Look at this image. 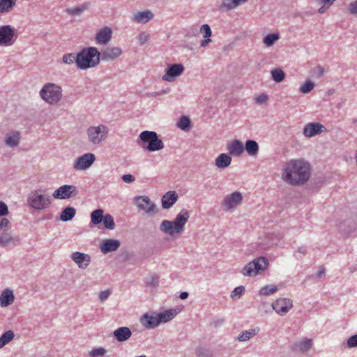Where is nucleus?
I'll use <instances>...</instances> for the list:
<instances>
[{
	"label": "nucleus",
	"mask_w": 357,
	"mask_h": 357,
	"mask_svg": "<svg viewBox=\"0 0 357 357\" xmlns=\"http://www.w3.org/2000/svg\"><path fill=\"white\" fill-rule=\"evenodd\" d=\"M110 294L109 290L102 291L99 294V298L101 301L105 300Z\"/></svg>",
	"instance_id": "nucleus-58"
},
{
	"label": "nucleus",
	"mask_w": 357,
	"mask_h": 357,
	"mask_svg": "<svg viewBox=\"0 0 357 357\" xmlns=\"http://www.w3.org/2000/svg\"><path fill=\"white\" fill-rule=\"evenodd\" d=\"M78 190L73 185H63L57 188L53 193V197L58 199H66L75 197L78 195Z\"/></svg>",
	"instance_id": "nucleus-10"
},
{
	"label": "nucleus",
	"mask_w": 357,
	"mask_h": 357,
	"mask_svg": "<svg viewBox=\"0 0 357 357\" xmlns=\"http://www.w3.org/2000/svg\"><path fill=\"white\" fill-rule=\"evenodd\" d=\"M245 149L248 155L255 156L259 152V145L256 141L248 139L245 142Z\"/></svg>",
	"instance_id": "nucleus-32"
},
{
	"label": "nucleus",
	"mask_w": 357,
	"mask_h": 357,
	"mask_svg": "<svg viewBox=\"0 0 357 357\" xmlns=\"http://www.w3.org/2000/svg\"><path fill=\"white\" fill-rule=\"evenodd\" d=\"M200 32L203 34L204 38H210L212 35L211 27L207 24L202 25Z\"/></svg>",
	"instance_id": "nucleus-49"
},
{
	"label": "nucleus",
	"mask_w": 357,
	"mask_h": 357,
	"mask_svg": "<svg viewBox=\"0 0 357 357\" xmlns=\"http://www.w3.org/2000/svg\"><path fill=\"white\" fill-rule=\"evenodd\" d=\"M108 131L107 127L102 124L91 126L87 129L89 140L94 144H100L107 137Z\"/></svg>",
	"instance_id": "nucleus-9"
},
{
	"label": "nucleus",
	"mask_w": 357,
	"mask_h": 357,
	"mask_svg": "<svg viewBox=\"0 0 357 357\" xmlns=\"http://www.w3.org/2000/svg\"><path fill=\"white\" fill-rule=\"evenodd\" d=\"M121 178L126 183H132L135 180V176L133 175L130 174H123L121 176Z\"/></svg>",
	"instance_id": "nucleus-56"
},
{
	"label": "nucleus",
	"mask_w": 357,
	"mask_h": 357,
	"mask_svg": "<svg viewBox=\"0 0 357 357\" xmlns=\"http://www.w3.org/2000/svg\"><path fill=\"white\" fill-rule=\"evenodd\" d=\"M15 300V296L13 291L10 289H4L0 295V305L7 307L11 305Z\"/></svg>",
	"instance_id": "nucleus-25"
},
{
	"label": "nucleus",
	"mask_w": 357,
	"mask_h": 357,
	"mask_svg": "<svg viewBox=\"0 0 357 357\" xmlns=\"http://www.w3.org/2000/svg\"><path fill=\"white\" fill-rule=\"evenodd\" d=\"M248 0H224L223 5L228 9H231L241 3L247 2Z\"/></svg>",
	"instance_id": "nucleus-44"
},
{
	"label": "nucleus",
	"mask_w": 357,
	"mask_h": 357,
	"mask_svg": "<svg viewBox=\"0 0 357 357\" xmlns=\"http://www.w3.org/2000/svg\"><path fill=\"white\" fill-rule=\"evenodd\" d=\"M348 10L349 13L352 15H357V0L349 3Z\"/></svg>",
	"instance_id": "nucleus-55"
},
{
	"label": "nucleus",
	"mask_w": 357,
	"mask_h": 357,
	"mask_svg": "<svg viewBox=\"0 0 357 357\" xmlns=\"http://www.w3.org/2000/svg\"><path fill=\"white\" fill-rule=\"evenodd\" d=\"M211 42V39H210V38H205L204 40H202L201 41V43H200V45L201 47H206L209 43Z\"/></svg>",
	"instance_id": "nucleus-59"
},
{
	"label": "nucleus",
	"mask_w": 357,
	"mask_h": 357,
	"mask_svg": "<svg viewBox=\"0 0 357 357\" xmlns=\"http://www.w3.org/2000/svg\"><path fill=\"white\" fill-rule=\"evenodd\" d=\"M11 227V223L6 218H0V230L9 229Z\"/></svg>",
	"instance_id": "nucleus-51"
},
{
	"label": "nucleus",
	"mask_w": 357,
	"mask_h": 357,
	"mask_svg": "<svg viewBox=\"0 0 357 357\" xmlns=\"http://www.w3.org/2000/svg\"><path fill=\"white\" fill-rule=\"evenodd\" d=\"M298 251L303 255L306 253V249L304 247H301L298 248Z\"/></svg>",
	"instance_id": "nucleus-64"
},
{
	"label": "nucleus",
	"mask_w": 357,
	"mask_h": 357,
	"mask_svg": "<svg viewBox=\"0 0 357 357\" xmlns=\"http://www.w3.org/2000/svg\"><path fill=\"white\" fill-rule=\"evenodd\" d=\"M112 34V29L105 26L96 33V41L98 44L106 45L111 40Z\"/></svg>",
	"instance_id": "nucleus-22"
},
{
	"label": "nucleus",
	"mask_w": 357,
	"mask_h": 357,
	"mask_svg": "<svg viewBox=\"0 0 357 357\" xmlns=\"http://www.w3.org/2000/svg\"><path fill=\"white\" fill-rule=\"evenodd\" d=\"M176 314H156L153 316L152 314H144L142 318V323L147 328H154L160 323H166L172 320Z\"/></svg>",
	"instance_id": "nucleus-8"
},
{
	"label": "nucleus",
	"mask_w": 357,
	"mask_h": 357,
	"mask_svg": "<svg viewBox=\"0 0 357 357\" xmlns=\"http://www.w3.org/2000/svg\"><path fill=\"white\" fill-rule=\"evenodd\" d=\"M268 99V95L262 93L256 98V102L259 104H263L266 102Z\"/></svg>",
	"instance_id": "nucleus-57"
},
{
	"label": "nucleus",
	"mask_w": 357,
	"mask_h": 357,
	"mask_svg": "<svg viewBox=\"0 0 357 357\" xmlns=\"http://www.w3.org/2000/svg\"><path fill=\"white\" fill-rule=\"evenodd\" d=\"M14 333L12 331H8L5 332L0 337V349L10 342L14 338Z\"/></svg>",
	"instance_id": "nucleus-36"
},
{
	"label": "nucleus",
	"mask_w": 357,
	"mask_h": 357,
	"mask_svg": "<svg viewBox=\"0 0 357 357\" xmlns=\"http://www.w3.org/2000/svg\"><path fill=\"white\" fill-rule=\"evenodd\" d=\"M259 328L250 329L249 331H245L242 332L238 337V340L240 341H246L250 340L252 337L255 336L259 332Z\"/></svg>",
	"instance_id": "nucleus-33"
},
{
	"label": "nucleus",
	"mask_w": 357,
	"mask_h": 357,
	"mask_svg": "<svg viewBox=\"0 0 357 357\" xmlns=\"http://www.w3.org/2000/svg\"><path fill=\"white\" fill-rule=\"evenodd\" d=\"M105 218L104 211L98 208L92 211L91 213V225H98L102 222Z\"/></svg>",
	"instance_id": "nucleus-31"
},
{
	"label": "nucleus",
	"mask_w": 357,
	"mask_h": 357,
	"mask_svg": "<svg viewBox=\"0 0 357 357\" xmlns=\"http://www.w3.org/2000/svg\"><path fill=\"white\" fill-rule=\"evenodd\" d=\"M325 127L320 123L312 122L307 123L303 128V135L306 137H312L324 132Z\"/></svg>",
	"instance_id": "nucleus-15"
},
{
	"label": "nucleus",
	"mask_w": 357,
	"mask_h": 357,
	"mask_svg": "<svg viewBox=\"0 0 357 357\" xmlns=\"http://www.w3.org/2000/svg\"><path fill=\"white\" fill-rule=\"evenodd\" d=\"M245 288L244 286L241 285L236 287L231 293V297L234 300L239 299L244 294Z\"/></svg>",
	"instance_id": "nucleus-43"
},
{
	"label": "nucleus",
	"mask_w": 357,
	"mask_h": 357,
	"mask_svg": "<svg viewBox=\"0 0 357 357\" xmlns=\"http://www.w3.org/2000/svg\"><path fill=\"white\" fill-rule=\"evenodd\" d=\"M227 149L229 154L235 156H239L243 152L244 146L240 140L234 139L227 144Z\"/></svg>",
	"instance_id": "nucleus-24"
},
{
	"label": "nucleus",
	"mask_w": 357,
	"mask_h": 357,
	"mask_svg": "<svg viewBox=\"0 0 357 357\" xmlns=\"http://www.w3.org/2000/svg\"><path fill=\"white\" fill-rule=\"evenodd\" d=\"M184 66L181 63L170 64L166 69L165 74L162 79L167 82H172L184 72Z\"/></svg>",
	"instance_id": "nucleus-12"
},
{
	"label": "nucleus",
	"mask_w": 357,
	"mask_h": 357,
	"mask_svg": "<svg viewBox=\"0 0 357 357\" xmlns=\"http://www.w3.org/2000/svg\"><path fill=\"white\" fill-rule=\"evenodd\" d=\"M271 77L275 82L279 83L284 79L285 73L282 69L276 68L271 70Z\"/></svg>",
	"instance_id": "nucleus-38"
},
{
	"label": "nucleus",
	"mask_w": 357,
	"mask_h": 357,
	"mask_svg": "<svg viewBox=\"0 0 357 357\" xmlns=\"http://www.w3.org/2000/svg\"><path fill=\"white\" fill-rule=\"evenodd\" d=\"M106 353V350L104 348L99 347L94 349L89 352L91 357H102Z\"/></svg>",
	"instance_id": "nucleus-50"
},
{
	"label": "nucleus",
	"mask_w": 357,
	"mask_h": 357,
	"mask_svg": "<svg viewBox=\"0 0 357 357\" xmlns=\"http://www.w3.org/2000/svg\"><path fill=\"white\" fill-rule=\"evenodd\" d=\"M268 261L265 257H259L248 263L241 271L243 276L255 277L268 268Z\"/></svg>",
	"instance_id": "nucleus-6"
},
{
	"label": "nucleus",
	"mask_w": 357,
	"mask_h": 357,
	"mask_svg": "<svg viewBox=\"0 0 357 357\" xmlns=\"http://www.w3.org/2000/svg\"><path fill=\"white\" fill-rule=\"evenodd\" d=\"M121 243L117 239L108 238L103 240L100 245V249L104 254L116 251L120 247Z\"/></svg>",
	"instance_id": "nucleus-20"
},
{
	"label": "nucleus",
	"mask_w": 357,
	"mask_h": 357,
	"mask_svg": "<svg viewBox=\"0 0 357 357\" xmlns=\"http://www.w3.org/2000/svg\"><path fill=\"white\" fill-rule=\"evenodd\" d=\"M326 270L324 266L320 267L319 271L317 273V278H320L325 275Z\"/></svg>",
	"instance_id": "nucleus-60"
},
{
	"label": "nucleus",
	"mask_w": 357,
	"mask_h": 357,
	"mask_svg": "<svg viewBox=\"0 0 357 357\" xmlns=\"http://www.w3.org/2000/svg\"><path fill=\"white\" fill-rule=\"evenodd\" d=\"M71 259L77 264L79 268L82 269L86 268L91 262V257L88 254L80 252H73Z\"/></svg>",
	"instance_id": "nucleus-19"
},
{
	"label": "nucleus",
	"mask_w": 357,
	"mask_h": 357,
	"mask_svg": "<svg viewBox=\"0 0 357 357\" xmlns=\"http://www.w3.org/2000/svg\"><path fill=\"white\" fill-rule=\"evenodd\" d=\"M16 39L14 29L10 25H5L0 27V45H12Z\"/></svg>",
	"instance_id": "nucleus-11"
},
{
	"label": "nucleus",
	"mask_w": 357,
	"mask_h": 357,
	"mask_svg": "<svg viewBox=\"0 0 357 357\" xmlns=\"http://www.w3.org/2000/svg\"><path fill=\"white\" fill-rule=\"evenodd\" d=\"M335 0H321V2L327 7L331 6Z\"/></svg>",
	"instance_id": "nucleus-61"
},
{
	"label": "nucleus",
	"mask_w": 357,
	"mask_h": 357,
	"mask_svg": "<svg viewBox=\"0 0 357 357\" xmlns=\"http://www.w3.org/2000/svg\"><path fill=\"white\" fill-rule=\"evenodd\" d=\"M95 160L96 156L93 153H85L75 160L73 167L77 170H85L93 165Z\"/></svg>",
	"instance_id": "nucleus-13"
},
{
	"label": "nucleus",
	"mask_w": 357,
	"mask_h": 357,
	"mask_svg": "<svg viewBox=\"0 0 357 357\" xmlns=\"http://www.w3.org/2000/svg\"><path fill=\"white\" fill-rule=\"evenodd\" d=\"M62 61L66 64H73L75 63L77 64L76 54L68 53L63 55Z\"/></svg>",
	"instance_id": "nucleus-45"
},
{
	"label": "nucleus",
	"mask_w": 357,
	"mask_h": 357,
	"mask_svg": "<svg viewBox=\"0 0 357 357\" xmlns=\"http://www.w3.org/2000/svg\"><path fill=\"white\" fill-rule=\"evenodd\" d=\"M122 53L123 51L121 47H107L100 52V59L102 61H114L118 59Z\"/></svg>",
	"instance_id": "nucleus-17"
},
{
	"label": "nucleus",
	"mask_w": 357,
	"mask_h": 357,
	"mask_svg": "<svg viewBox=\"0 0 357 357\" xmlns=\"http://www.w3.org/2000/svg\"><path fill=\"white\" fill-rule=\"evenodd\" d=\"M279 38L280 36L278 33H268L264 38L263 42L267 47H271L273 45Z\"/></svg>",
	"instance_id": "nucleus-39"
},
{
	"label": "nucleus",
	"mask_w": 357,
	"mask_h": 357,
	"mask_svg": "<svg viewBox=\"0 0 357 357\" xmlns=\"http://www.w3.org/2000/svg\"><path fill=\"white\" fill-rule=\"evenodd\" d=\"M180 311H181L180 309L170 308V309H167V310H163L161 312H168V313H170V312H180Z\"/></svg>",
	"instance_id": "nucleus-62"
},
{
	"label": "nucleus",
	"mask_w": 357,
	"mask_h": 357,
	"mask_svg": "<svg viewBox=\"0 0 357 357\" xmlns=\"http://www.w3.org/2000/svg\"><path fill=\"white\" fill-rule=\"evenodd\" d=\"M76 214V209L72 206L64 208L60 213V220L63 222L71 220Z\"/></svg>",
	"instance_id": "nucleus-29"
},
{
	"label": "nucleus",
	"mask_w": 357,
	"mask_h": 357,
	"mask_svg": "<svg viewBox=\"0 0 357 357\" xmlns=\"http://www.w3.org/2000/svg\"><path fill=\"white\" fill-rule=\"evenodd\" d=\"M114 335L118 341L123 342L131 336V331L128 327H120L114 332Z\"/></svg>",
	"instance_id": "nucleus-27"
},
{
	"label": "nucleus",
	"mask_w": 357,
	"mask_h": 357,
	"mask_svg": "<svg viewBox=\"0 0 357 357\" xmlns=\"http://www.w3.org/2000/svg\"><path fill=\"white\" fill-rule=\"evenodd\" d=\"M314 87V83L310 80L306 81L299 89L300 92L303 93H310Z\"/></svg>",
	"instance_id": "nucleus-46"
},
{
	"label": "nucleus",
	"mask_w": 357,
	"mask_h": 357,
	"mask_svg": "<svg viewBox=\"0 0 357 357\" xmlns=\"http://www.w3.org/2000/svg\"><path fill=\"white\" fill-rule=\"evenodd\" d=\"M348 348H353L357 347V335L351 336L347 342Z\"/></svg>",
	"instance_id": "nucleus-53"
},
{
	"label": "nucleus",
	"mask_w": 357,
	"mask_h": 357,
	"mask_svg": "<svg viewBox=\"0 0 357 357\" xmlns=\"http://www.w3.org/2000/svg\"><path fill=\"white\" fill-rule=\"evenodd\" d=\"M135 204L139 210L145 211L146 213H155L156 210L155 204L151 201L147 196H137L135 198Z\"/></svg>",
	"instance_id": "nucleus-14"
},
{
	"label": "nucleus",
	"mask_w": 357,
	"mask_h": 357,
	"mask_svg": "<svg viewBox=\"0 0 357 357\" xmlns=\"http://www.w3.org/2000/svg\"><path fill=\"white\" fill-rule=\"evenodd\" d=\"M177 126L178 128H180L181 130L184 131H187L190 128L191 126V121L189 117L186 116H182L178 123Z\"/></svg>",
	"instance_id": "nucleus-35"
},
{
	"label": "nucleus",
	"mask_w": 357,
	"mask_h": 357,
	"mask_svg": "<svg viewBox=\"0 0 357 357\" xmlns=\"http://www.w3.org/2000/svg\"><path fill=\"white\" fill-rule=\"evenodd\" d=\"M16 3V0H0V13L8 12Z\"/></svg>",
	"instance_id": "nucleus-34"
},
{
	"label": "nucleus",
	"mask_w": 357,
	"mask_h": 357,
	"mask_svg": "<svg viewBox=\"0 0 357 357\" xmlns=\"http://www.w3.org/2000/svg\"><path fill=\"white\" fill-rule=\"evenodd\" d=\"M91 3L90 2H84L82 5L74 7V8H68L66 9V13L75 16V15H79L82 13H83L84 10H86L90 7Z\"/></svg>",
	"instance_id": "nucleus-30"
},
{
	"label": "nucleus",
	"mask_w": 357,
	"mask_h": 357,
	"mask_svg": "<svg viewBox=\"0 0 357 357\" xmlns=\"http://www.w3.org/2000/svg\"><path fill=\"white\" fill-rule=\"evenodd\" d=\"M77 68L86 70L96 67L100 61V52L95 47L82 48L76 54Z\"/></svg>",
	"instance_id": "nucleus-2"
},
{
	"label": "nucleus",
	"mask_w": 357,
	"mask_h": 357,
	"mask_svg": "<svg viewBox=\"0 0 357 357\" xmlns=\"http://www.w3.org/2000/svg\"><path fill=\"white\" fill-rule=\"evenodd\" d=\"M189 218V211L185 208H183L176 215V218L173 221L167 220H163L160 225V229L162 232L169 235L181 234L184 230L185 225L187 223Z\"/></svg>",
	"instance_id": "nucleus-3"
},
{
	"label": "nucleus",
	"mask_w": 357,
	"mask_h": 357,
	"mask_svg": "<svg viewBox=\"0 0 357 357\" xmlns=\"http://www.w3.org/2000/svg\"><path fill=\"white\" fill-rule=\"evenodd\" d=\"M311 175L310 164L301 159L287 161L282 169V178L287 183L301 185L308 181Z\"/></svg>",
	"instance_id": "nucleus-1"
},
{
	"label": "nucleus",
	"mask_w": 357,
	"mask_h": 357,
	"mask_svg": "<svg viewBox=\"0 0 357 357\" xmlns=\"http://www.w3.org/2000/svg\"><path fill=\"white\" fill-rule=\"evenodd\" d=\"M188 293L187 291L181 292L180 294V298L181 299H185L188 298Z\"/></svg>",
	"instance_id": "nucleus-63"
},
{
	"label": "nucleus",
	"mask_w": 357,
	"mask_h": 357,
	"mask_svg": "<svg viewBox=\"0 0 357 357\" xmlns=\"http://www.w3.org/2000/svg\"><path fill=\"white\" fill-rule=\"evenodd\" d=\"M20 132L13 131L8 133L5 138V144L10 147H15L20 144Z\"/></svg>",
	"instance_id": "nucleus-26"
},
{
	"label": "nucleus",
	"mask_w": 357,
	"mask_h": 357,
	"mask_svg": "<svg viewBox=\"0 0 357 357\" xmlns=\"http://www.w3.org/2000/svg\"><path fill=\"white\" fill-rule=\"evenodd\" d=\"M178 196L175 191L167 192L161 199L162 207L164 209L171 208L178 200Z\"/></svg>",
	"instance_id": "nucleus-21"
},
{
	"label": "nucleus",
	"mask_w": 357,
	"mask_h": 357,
	"mask_svg": "<svg viewBox=\"0 0 357 357\" xmlns=\"http://www.w3.org/2000/svg\"><path fill=\"white\" fill-rule=\"evenodd\" d=\"M137 38L140 45H144L148 42V40L150 38V36L146 32H142L138 35Z\"/></svg>",
	"instance_id": "nucleus-52"
},
{
	"label": "nucleus",
	"mask_w": 357,
	"mask_h": 357,
	"mask_svg": "<svg viewBox=\"0 0 357 357\" xmlns=\"http://www.w3.org/2000/svg\"><path fill=\"white\" fill-rule=\"evenodd\" d=\"M27 202L31 208L36 210H43L49 207L52 202L49 196L39 195L37 191H32L27 199Z\"/></svg>",
	"instance_id": "nucleus-7"
},
{
	"label": "nucleus",
	"mask_w": 357,
	"mask_h": 357,
	"mask_svg": "<svg viewBox=\"0 0 357 357\" xmlns=\"http://www.w3.org/2000/svg\"><path fill=\"white\" fill-rule=\"evenodd\" d=\"M277 290V287L274 285H266L260 289V294L264 296L273 294Z\"/></svg>",
	"instance_id": "nucleus-47"
},
{
	"label": "nucleus",
	"mask_w": 357,
	"mask_h": 357,
	"mask_svg": "<svg viewBox=\"0 0 357 357\" xmlns=\"http://www.w3.org/2000/svg\"><path fill=\"white\" fill-rule=\"evenodd\" d=\"M8 213L9 211L7 205L3 202L0 201V216H6Z\"/></svg>",
	"instance_id": "nucleus-54"
},
{
	"label": "nucleus",
	"mask_w": 357,
	"mask_h": 357,
	"mask_svg": "<svg viewBox=\"0 0 357 357\" xmlns=\"http://www.w3.org/2000/svg\"><path fill=\"white\" fill-rule=\"evenodd\" d=\"M141 147L150 152L157 151L164 148L162 141L158 138V134L154 131L145 130L140 133L139 137Z\"/></svg>",
	"instance_id": "nucleus-4"
},
{
	"label": "nucleus",
	"mask_w": 357,
	"mask_h": 357,
	"mask_svg": "<svg viewBox=\"0 0 357 357\" xmlns=\"http://www.w3.org/2000/svg\"><path fill=\"white\" fill-rule=\"evenodd\" d=\"M312 340L310 339H305L296 345V349L301 351H307L312 347Z\"/></svg>",
	"instance_id": "nucleus-42"
},
{
	"label": "nucleus",
	"mask_w": 357,
	"mask_h": 357,
	"mask_svg": "<svg viewBox=\"0 0 357 357\" xmlns=\"http://www.w3.org/2000/svg\"><path fill=\"white\" fill-rule=\"evenodd\" d=\"M292 307V301L286 298H279L272 303V308L275 312H287Z\"/></svg>",
	"instance_id": "nucleus-18"
},
{
	"label": "nucleus",
	"mask_w": 357,
	"mask_h": 357,
	"mask_svg": "<svg viewBox=\"0 0 357 357\" xmlns=\"http://www.w3.org/2000/svg\"><path fill=\"white\" fill-rule=\"evenodd\" d=\"M326 73V69L324 66L321 65H318L316 67L312 68L310 71V74L312 77L314 78H321Z\"/></svg>",
	"instance_id": "nucleus-37"
},
{
	"label": "nucleus",
	"mask_w": 357,
	"mask_h": 357,
	"mask_svg": "<svg viewBox=\"0 0 357 357\" xmlns=\"http://www.w3.org/2000/svg\"><path fill=\"white\" fill-rule=\"evenodd\" d=\"M40 96L47 103L56 105L62 98V89L54 83H47L41 89Z\"/></svg>",
	"instance_id": "nucleus-5"
},
{
	"label": "nucleus",
	"mask_w": 357,
	"mask_h": 357,
	"mask_svg": "<svg viewBox=\"0 0 357 357\" xmlns=\"http://www.w3.org/2000/svg\"><path fill=\"white\" fill-rule=\"evenodd\" d=\"M231 162V156L226 153H221L215 159V164L218 168L225 169L230 165Z\"/></svg>",
	"instance_id": "nucleus-28"
},
{
	"label": "nucleus",
	"mask_w": 357,
	"mask_h": 357,
	"mask_svg": "<svg viewBox=\"0 0 357 357\" xmlns=\"http://www.w3.org/2000/svg\"><path fill=\"white\" fill-rule=\"evenodd\" d=\"M14 238L10 233H3L0 235V245L6 247L13 242Z\"/></svg>",
	"instance_id": "nucleus-41"
},
{
	"label": "nucleus",
	"mask_w": 357,
	"mask_h": 357,
	"mask_svg": "<svg viewBox=\"0 0 357 357\" xmlns=\"http://www.w3.org/2000/svg\"><path fill=\"white\" fill-rule=\"evenodd\" d=\"M102 222H103L104 227L107 229L113 230L115 228L114 218L109 213L105 214V218Z\"/></svg>",
	"instance_id": "nucleus-40"
},
{
	"label": "nucleus",
	"mask_w": 357,
	"mask_h": 357,
	"mask_svg": "<svg viewBox=\"0 0 357 357\" xmlns=\"http://www.w3.org/2000/svg\"><path fill=\"white\" fill-rule=\"evenodd\" d=\"M154 17L153 13L149 10L139 11L135 13L132 17V21L137 23L146 24Z\"/></svg>",
	"instance_id": "nucleus-23"
},
{
	"label": "nucleus",
	"mask_w": 357,
	"mask_h": 357,
	"mask_svg": "<svg viewBox=\"0 0 357 357\" xmlns=\"http://www.w3.org/2000/svg\"><path fill=\"white\" fill-rule=\"evenodd\" d=\"M146 284L150 287H157L159 284V276L157 274H152L146 278Z\"/></svg>",
	"instance_id": "nucleus-48"
},
{
	"label": "nucleus",
	"mask_w": 357,
	"mask_h": 357,
	"mask_svg": "<svg viewBox=\"0 0 357 357\" xmlns=\"http://www.w3.org/2000/svg\"><path fill=\"white\" fill-rule=\"evenodd\" d=\"M242 200V194L240 192L236 191L225 197L222 206L228 210L238 205Z\"/></svg>",
	"instance_id": "nucleus-16"
}]
</instances>
